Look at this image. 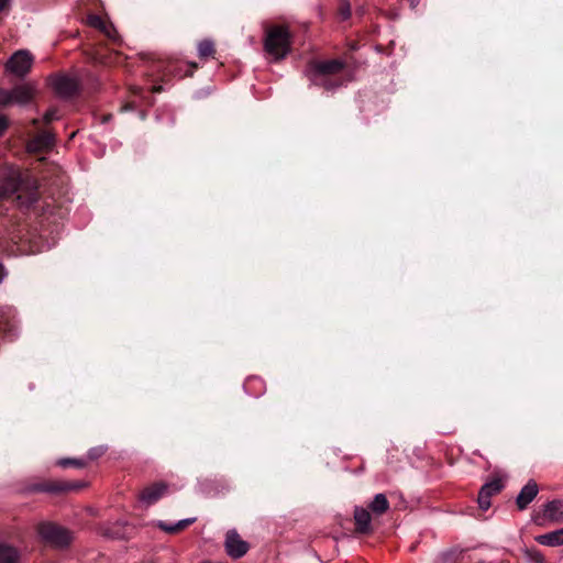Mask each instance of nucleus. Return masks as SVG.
Instances as JSON below:
<instances>
[{"label":"nucleus","instance_id":"14","mask_svg":"<svg viewBox=\"0 0 563 563\" xmlns=\"http://www.w3.org/2000/svg\"><path fill=\"white\" fill-rule=\"evenodd\" d=\"M539 492L538 485L534 481H529L520 490L517 496L516 504L519 509H525L536 498Z\"/></svg>","mask_w":563,"mask_h":563},{"label":"nucleus","instance_id":"32","mask_svg":"<svg viewBox=\"0 0 563 563\" xmlns=\"http://www.w3.org/2000/svg\"><path fill=\"white\" fill-rule=\"evenodd\" d=\"M410 7L415 9L419 4V0H409Z\"/></svg>","mask_w":563,"mask_h":563},{"label":"nucleus","instance_id":"10","mask_svg":"<svg viewBox=\"0 0 563 563\" xmlns=\"http://www.w3.org/2000/svg\"><path fill=\"white\" fill-rule=\"evenodd\" d=\"M168 486L165 483H154L145 487L140 494V500L146 506L153 505L158 501L166 493Z\"/></svg>","mask_w":563,"mask_h":563},{"label":"nucleus","instance_id":"9","mask_svg":"<svg viewBox=\"0 0 563 563\" xmlns=\"http://www.w3.org/2000/svg\"><path fill=\"white\" fill-rule=\"evenodd\" d=\"M0 189L3 197L19 192L21 190V170L9 169L1 180Z\"/></svg>","mask_w":563,"mask_h":563},{"label":"nucleus","instance_id":"21","mask_svg":"<svg viewBox=\"0 0 563 563\" xmlns=\"http://www.w3.org/2000/svg\"><path fill=\"white\" fill-rule=\"evenodd\" d=\"M368 507L374 514L382 515L388 509L389 503L384 494H376Z\"/></svg>","mask_w":563,"mask_h":563},{"label":"nucleus","instance_id":"3","mask_svg":"<svg viewBox=\"0 0 563 563\" xmlns=\"http://www.w3.org/2000/svg\"><path fill=\"white\" fill-rule=\"evenodd\" d=\"M37 533L45 543L54 548L67 547L71 541L70 531L53 522H41Z\"/></svg>","mask_w":563,"mask_h":563},{"label":"nucleus","instance_id":"1","mask_svg":"<svg viewBox=\"0 0 563 563\" xmlns=\"http://www.w3.org/2000/svg\"><path fill=\"white\" fill-rule=\"evenodd\" d=\"M344 67L345 64L341 59L312 60L305 74L312 85L330 91L343 85L341 73Z\"/></svg>","mask_w":563,"mask_h":563},{"label":"nucleus","instance_id":"22","mask_svg":"<svg viewBox=\"0 0 563 563\" xmlns=\"http://www.w3.org/2000/svg\"><path fill=\"white\" fill-rule=\"evenodd\" d=\"M76 486L66 483H52L36 485L33 489L38 492L57 493L74 489Z\"/></svg>","mask_w":563,"mask_h":563},{"label":"nucleus","instance_id":"4","mask_svg":"<svg viewBox=\"0 0 563 563\" xmlns=\"http://www.w3.org/2000/svg\"><path fill=\"white\" fill-rule=\"evenodd\" d=\"M33 64V57L30 52L21 49L15 52L10 59L8 60L5 67L7 70L11 74H14L18 77H23L26 75Z\"/></svg>","mask_w":563,"mask_h":563},{"label":"nucleus","instance_id":"33","mask_svg":"<svg viewBox=\"0 0 563 563\" xmlns=\"http://www.w3.org/2000/svg\"><path fill=\"white\" fill-rule=\"evenodd\" d=\"M249 383H261V378H258V377L249 378Z\"/></svg>","mask_w":563,"mask_h":563},{"label":"nucleus","instance_id":"7","mask_svg":"<svg viewBox=\"0 0 563 563\" xmlns=\"http://www.w3.org/2000/svg\"><path fill=\"white\" fill-rule=\"evenodd\" d=\"M55 92L62 98H70L78 91V81L76 78L59 75L52 81Z\"/></svg>","mask_w":563,"mask_h":563},{"label":"nucleus","instance_id":"37","mask_svg":"<svg viewBox=\"0 0 563 563\" xmlns=\"http://www.w3.org/2000/svg\"><path fill=\"white\" fill-rule=\"evenodd\" d=\"M37 123H38L37 119L33 120V124H37Z\"/></svg>","mask_w":563,"mask_h":563},{"label":"nucleus","instance_id":"23","mask_svg":"<svg viewBox=\"0 0 563 563\" xmlns=\"http://www.w3.org/2000/svg\"><path fill=\"white\" fill-rule=\"evenodd\" d=\"M214 54V44L210 40H203L198 44V55L201 58L210 57Z\"/></svg>","mask_w":563,"mask_h":563},{"label":"nucleus","instance_id":"12","mask_svg":"<svg viewBox=\"0 0 563 563\" xmlns=\"http://www.w3.org/2000/svg\"><path fill=\"white\" fill-rule=\"evenodd\" d=\"M35 93V88L31 84H23L15 86L10 90L12 103L26 104L29 103Z\"/></svg>","mask_w":563,"mask_h":563},{"label":"nucleus","instance_id":"16","mask_svg":"<svg viewBox=\"0 0 563 563\" xmlns=\"http://www.w3.org/2000/svg\"><path fill=\"white\" fill-rule=\"evenodd\" d=\"M354 520L358 532L366 533L371 530V514L367 509L355 507Z\"/></svg>","mask_w":563,"mask_h":563},{"label":"nucleus","instance_id":"19","mask_svg":"<svg viewBox=\"0 0 563 563\" xmlns=\"http://www.w3.org/2000/svg\"><path fill=\"white\" fill-rule=\"evenodd\" d=\"M20 556L16 548L0 541V563H19Z\"/></svg>","mask_w":563,"mask_h":563},{"label":"nucleus","instance_id":"36","mask_svg":"<svg viewBox=\"0 0 563 563\" xmlns=\"http://www.w3.org/2000/svg\"><path fill=\"white\" fill-rule=\"evenodd\" d=\"M450 556V553H444L443 559L446 560Z\"/></svg>","mask_w":563,"mask_h":563},{"label":"nucleus","instance_id":"18","mask_svg":"<svg viewBox=\"0 0 563 563\" xmlns=\"http://www.w3.org/2000/svg\"><path fill=\"white\" fill-rule=\"evenodd\" d=\"M543 515L551 521H562L563 519V501L552 500L544 506Z\"/></svg>","mask_w":563,"mask_h":563},{"label":"nucleus","instance_id":"24","mask_svg":"<svg viewBox=\"0 0 563 563\" xmlns=\"http://www.w3.org/2000/svg\"><path fill=\"white\" fill-rule=\"evenodd\" d=\"M57 464L62 467H67V466L82 467L84 466L82 461L75 460V459H62L57 462Z\"/></svg>","mask_w":563,"mask_h":563},{"label":"nucleus","instance_id":"20","mask_svg":"<svg viewBox=\"0 0 563 563\" xmlns=\"http://www.w3.org/2000/svg\"><path fill=\"white\" fill-rule=\"evenodd\" d=\"M195 521H196V518L183 519L175 523H167L165 521H158L157 527L167 533H177L180 530H184L185 528H187L188 526L194 523Z\"/></svg>","mask_w":563,"mask_h":563},{"label":"nucleus","instance_id":"15","mask_svg":"<svg viewBox=\"0 0 563 563\" xmlns=\"http://www.w3.org/2000/svg\"><path fill=\"white\" fill-rule=\"evenodd\" d=\"M88 24L95 29L100 30L107 37L112 41H118L119 34L111 23L106 22L101 16L90 14L87 19Z\"/></svg>","mask_w":563,"mask_h":563},{"label":"nucleus","instance_id":"34","mask_svg":"<svg viewBox=\"0 0 563 563\" xmlns=\"http://www.w3.org/2000/svg\"><path fill=\"white\" fill-rule=\"evenodd\" d=\"M153 91H154V92H159V91H161V87H155V86H154V87H153Z\"/></svg>","mask_w":563,"mask_h":563},{"label":"nucleus","instance_id":"30","mask_svg":"<svg viewBox=\"0 0 563 563\" xmlns=\"http://www.w3.org/2000/svg\"><path fill=\"white\" fill-rule=\"evenodd\" d=\"M9 122L5 115H0V135L8 129Z\"/></svg>","mask_w":563,"mask_h":563},{"label":"nucleus","instance_id":"6","mask_svg":"<svg viewBox=\"0 0 563 563\" xmlns=\"http://www.w3.org/2000/svg\"><path fill=\"white\" fill-rule=\"evenodd\" d=\"M0 331L10 340L16 336L18 324L15 311L12 307L5 306L0 308Z\"/></svg>","mask_w":563,"mask_h":563},{"label":"nucleus","instance_id":"25","mask_svg":"<svg viewBox=\"0 0 563 563\" xmlns=\"http://www.w3.org/2000/svg\"><path fill=\"white\" fill-rule=\"evenodd\" d=\"M12 103L10 90L0 89V106L5 107Z\"/></svg>","mask_w":563,"mask_h":563},{"label":"nucleus","instance_id":"27","mask_svg":"<svg viewBox=\"0 0 563 563\" xmlns=\"http://www.w3.org/2000/svg\"><path fill=\"white\" fill-rule=\"evenodd\" d=\"M58 118L59 117H58L57 110L52 108L45 112V114L43 117V121H44V123L48 124L52 121L57 120Z\"/></svg>","mask_w":563,"mask_h":563},{"label":"nucleus","instance_id":"5","mask_svg":"<svg viewBox=\"0 0 563 563\" xmlns=\"http://www.w3.org/2000/svg\"><path fill=\"white\" fill-rule=\"evenodd\" d=\"M38 180L29 172H21V190L19 191V199L22 198V194L26 196V203H34L38 198Z\"/></svg>","mask_w":563,"mask_h":563},{"label":"nucleus","instance_id":"8","mask_svg":"<svg viewBox=\"0 0 563 563\" xmlns=\"http://www.w3.org/2000/svg\"><path fill=\"white\" fill-rule=\"evenodd\" d=\"M247 550V542L243 541L235 530L228 531L225 536V551L229 556L240 559L246 554Z\"/></svg>","mask_w":563,"mask_h":563},{"label":"nucleus","instance_id":"13","mask_svg":"<svg viewBox=\"0 0 563 563\" xmlns=\"http://www.w3.org/2000/svg\"><path fill=\"white\" fill-rule=\"evenodd\" d=\"M54 145V135L48 131H43L33 137L27 148L30 152H43L49 150Z\"/></svg>","mask_w":563,"mask_h":563},{"label":"nucleus","instance_id":"31","mask_svg":"<svg viewBox=\"0 0 563 563\" xmlns=\"http://www.w3.org/2000/svg\"><path fill=\"white\" fill-rule=\"evenodd\" d=\"M9 3V0H0V11H2L7 4Z\"/></svg>","mask_w":563,"mask_h":563},{"label":"nucleus","instance_id":"28","mask_svg":"<svg viewBox=\"0 0 563 563\" xmlns=\"http://www.w3.org/2000/svg\"><path fill=\"white\" fill-rule=\"evenodd\" d=\"M527 554L533 563H545L543 555L539 551H528Z\"/></svg>","mask_w":563,"mask_h":563},{"label":"nucleus","instance_id":"17","mask_svg":"<svg viewBox=\"0 0 563 563\" xmlns=\"http://www.w3.org/2000/svg\"><path fill=\"white\" fill-rule=\"evenodd\" d=\"M536 541L545 547L563 545V528L537 536Z\"/></svg>","mask_w":563,"mask_h":563},{"label":"nucleus","instance_id":"2","mask_svg":"<svg viewBox=\"0 0 563 563\" xmlns=\"http://www.w3.org/2000/svg\"><path fill=\"white\" fill-rule=\"evenodd\" d=\"M291 33L286 25H269L265 30L263 42L264 51L273 62H279L287 57L291 51Z\"/></svg>","mask_w":563,"mask_h":563},{"label":"nucleus","instance_id":"11","mask_svg":"<svg viewBox=\"0 0 563 563\" xmlns=\"http://www.w3.org/2000/svg\"><path fill=\"white\" fill-rule=\"evenodd\" d=\"M503 488V483L500 479H493L489 483H486L479 490L478 494V506L482 510H487L490 507V498L493 495L499 493Z\"/></svg>","mask_w":563,"mask_h":563},{"label":"nucleus","instance_id":"26","mask_svg":"<svg viewBox=\"0 0 563 563\" xmlns=\"http://www.w3.org/2000/svg\"><path fill=\"white\" fill-rule=\"evenodd\" d=\"M340 15L343 20H346L351 16V7L347 1H342L340 4Z\"/></svg>","mask_w":563,"mask_h":563},{"label":"nucleus","instance_id":"29","mask_svg":"<svg viewBox=\"0 0 563 563\" xmlns=\"http://www.w3.org/2000/svg\"><path fill=\"white\" fill-rule=\"evenodd\" d=\"M104 452H106V449L102 446L93 448V449L89 450L88 456H89V459L95 460V459H98L99 456H101Z\"/></svg>","mask_w":563,"mask_h":563},{"label":"nucleus","instance_id":"35","mask_svg":"<svg viewBox=\"0 0 563 563\" xmlns=\"http://www.w3.org/2000/svg\"><path fill=\"white\" fill-rule=\"evenodd\" d=\"M3 273V265L0 263V275Z\"/></svg>","mask_w":563,"mask_h":563}]
</instances>
